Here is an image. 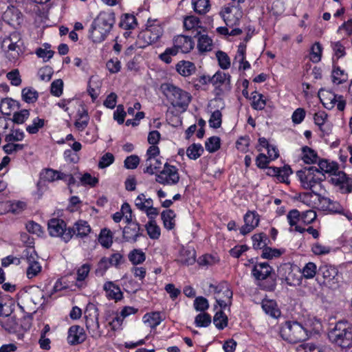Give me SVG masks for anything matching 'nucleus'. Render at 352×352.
<instances>
[{
    "label": "nucleus",
    "mask_w": 352,
    "mask_h": 352,
    "mask_svg": "<svg viewBox=\"0 0 352 352\" xmlns=\"http://www.w3.org/2000/svg\"><path fill=\"white\" fill-rule=\"evenodd\" d=\"M116 22L115 14L111 10L101 11L92 21L89 37L94 43H101L110 33Z\"/></svg>",
    "instance_id": "1"
},
{
    "label": "nucleus",
    "mask_w": 352,
    "mask_h": 352,
    "mask_svg": "<svg viewBox=\"0 0 352 352\" xmlns=\"http://www.w3.org/2000/svg\"><path fill=\"white\" fill-rule=\"evenodd\" d=\"M251 276L261 289L267 292L276 289L277 275L267 262H256L252 266Z\"/></svg>",
    "instance_id": "2"
},
{
    "label": "nucleus",
    "mask_w": 352,
    "mask_h": 352,
    "mask_svg": "<svg viewBox=\"0 0 352 352\" xmlns=\"http://www.w3.org/2000/svg\"><path fill=\"white\" fill-rule=\"evenodd\" d=\"M318 169L327 173H331L332 184L338 186L342 193H351L352 192V177L344 172L338 170V164L336 162H329L322 159L318 162Z\"/></svg>",
    "instance_id": "3"
},
{
    "label": "nucleus",
    "mask_w": 352,
    "mask_h": 352,
    "mask_svg": "<svg viewBox=\"0 0 352 352\" xmlns=\"http://www.w3.org/2000/svg\"><path fill=\"white\" fill-rule=\"evenodd\" d=\"M329 341L342 348L352 347V324L346 320H340L328 332Z\"/></svg>",
    "instance_id": "4"
},
{
    "label": "nucleus",
    "mask_w": 352,
    "mask_h": 352,
    "mask_svg": "<svg viewBox=\"0 0 352 352\" xmlns=\"http://www.w3.org/2000/svg\"><path fill=\"white\" fill-rule=\"evenodd\" d=\"M281 338L290 343L304 341L309 338V331L302 323L296 320H288L280 329Z\"/></svg>",
    "instance_id": "5"
},
{
    "label": "nucleus",
    "mask_w": 352,
    "mask_h": 352,
    "mask_svg": "<svg viewBox=\"0 0 352 352\" xmlns=\"http://www.w3.org/2000/svg\"><path fill=\"white\" fill-rule=\"evenodd\" d=\"M162 93L175 107L186 109L191 100V96L187 91L169 82L160 86Z\"/></svg>",
    "instance_id": "6"
},
{
    "label": "nucleus",
    "mask_w": 352,
    "mask_h": 352,
    "mask_svg": "<svg viewBox=\"0 0 352 352\" xmlns=\"http://www.w3.org/2000/svg\"><path fill=\"white\" fill-rule=\"evenodd\" d=\"M296 176L301 184V186L304 189L310 190L311 193L314 195H317L314 188L316 185L320 184L321 182L325 178L324 175L316 166L305 167L296 172Z\"/></svg>",
    "instance_id": "7"
},
{
    "label": "nucleus",
    "mask_w": 352,
    "mask_h": 352,
    "mask_svg": "<svg viewBox=\"0 0 352 352\" xmlns=\"http://www.w3.org/2000/svg\"><path fill=\"white\" fill-rule=\"evenodd\" d=\"M316 280L320 285L335 289L339 287L338 271L330 265H322L318 270Z\"/></svg>",
    "instance_id": "8"
},
{
    "label": "nucleus",
    "mask_w": 352,
    "mask_h": 352,
    "mask_svg": "<svg viewBox=\"0 0 352 352\" xmlns=\"http://www.w3.org/2000/svg\"><path fill=\"white\" fill-rule=\"evenodd\" d=\"M98 316V309L94 304H89L85 311V324L89 333L94 339H98L102 336Z\"/></svg>",
    "instance_id": "9"
},
{
    "label": "nucleus",
    "mask_w": 352,
    "mask_h": 352,
    "mask_svg": "<svg viewBox=\"0 0 352 352\" xmlns=\"http://www.w3.org/2000/svg\"><path fill=\"white\" fill-rule=\"evenodd\" d=\"M47 230L52 236L60 237L65 242H68L74 236V231L66 227V223L60 219L53 218L49 220Z\"/></svg>",
    "instance_id": "10"
},
{
    "label": "nucleus",
    "mask_w": 352,
    "mask_h": 352,
    "mask_svg": "<svg viewBox=\"0 0 352 352\" xmlns=\"http://www.w3.org/2000/svg\"><path fill=\"white\" fill-rule=\"evenodd\" d=\"M318 95L323 106L329 109H332L336 104L337 109L342 111L346 106V100L343 96L334 94L333 93L320 89Z\"/></svg>",
    "instance_id": "11"
},
{
    "label": "nucleus",
    "mask_w": 352,
    "mask_h": 352,
    "mask_svg": "<svg viewBox=\"0 0 352 352\" xmlns=\"http://www.w3.org/2000/svg\"><path fill=\"white\" fill-rule=\"evenodd\" d=\"M155 181L162 185L173 186L179 181V175L176 166L165 163L164 169L155 174Z\"/></svg>",
    "instance_id": "12"
},
{
    "label": "nucleus",
    "mask_w": 352,
    "mask_h": 352,
    "mask_svg": "<svg viewBox=\"0 0 352 352\" xmlns=\"http://www.w3.org/2000/svg\"><path fill=\"white\" fill-rule=\"evenodd\" d=\"M219 14L226 25L230 28L239 25L243 15L241 8L231 4L222 8Z\"/></svg>",
    "instance_id": "13"
},
{
    "label": "nucleus",
    "mask_w": 352,
    "mask_h": 352,
    "mask_svg": "<svg viewBox=\"0 0 352 352\" xmlns=\"http://www.w3.org/2000/svg\"><path fill=\"white\" fill-rule=\"evenodd\" d=\"M163 34V29L159 25H151L146 29L140 32L138 35V42L144 41V44L140 45V47H144L146 45H151L157 42Z\"/></svg>",
    "instance_id": "14"
},
{
    "label": "nucleus",
    "mask_w": 352,
    "mask_h": 352,
    "mask_svg": "<svg viewBox=\"0 0 352 352\" xmlns=\"http://www.w3.org/2000/svg\"><path fill=\"white\" fill-rule=\"evenodd\" d=\"M86 333L82 327L79 325L71 326L68 330L67 342L70 345H77L86 340Z\"/></svg>",
    "instance_id": "15"
},
{
    "label": "nucleus",
    "mask_w": 352,
    "mask_h": 352,
    "mask_svg": "<svg viewBox=\"0 0 352 352\" xmlns=\"http://www.w3.org/2000/svg\"><path fill=\"white\" fill-rule=\"evenodd\" d=\"M142 232L138 223H131L123 228V239L127 242L135 243L142 235Z\"/></svg>",
    "instance_id": "16"
},
{
    "label": "nucleus",
    "mask_w": 352,
    "mask_h": 352,
    "mask_svg": "<svg viewBox=\"0 0 352 352\" xmlns=\"http://www.w3.org/2000/svg\"><path fill=\"white\" fill-rule=\"evenodd\" d=\"M174 46L172 48H176L177 52L180 50L182 53H188L194 47V41L191 36L178 35L173 39Z\"/></svg>",
    "instance_id": "17"
},
{
    "label": "nucleus",
    "mask_w": 352,
    "mask_h": 352,
    "mask_svg": "<svg viewBox=\"0 0 352 352\" xmlns=\"http://www.w3.org/2000/svg\"><path fill=\"white\" fill-rule=\"evenodd\" d=\"M245 224L240 229V233L245 235L252 232L259 223L258 215L254 212L248 211L243 217Z\"/></svg>",
    "instance_id": "18"
},
{
    "label": "nucleus",
    "mask_w": 352,
    "mask_h": 352,
    "mask_svg": "<svg viewBox=\"0 0 352 352\" xmlns=\"http://www.w3.org/2000/svg\"><path fill=\"white\" fill-rule=\"evenodd\" d=\"M281 270L285 272V274H282V279L285 281L287 285L297 286L301 283L302 275L295 274L291 265H284L281 267Z\"/></svg>",
    "instance_id": "19"
},
{
    "label": "nucleus",
    "mask_w": 352,
    "mask_h": 352,
    "mask_svg": "<svg viewBox=\"0 0 352 352\" xmlns=\"http://www.w3.org/2000/svg\"><path fill=\"white\" fill-rule=\"evenodd\" d=\"M332 81L337 85L342 84L347 81L348 74L338 65L337 61L333 58V69L331 72Z\"/></svg>",
    "instance_id": "20"
},
{
    "label": "nucleus",
    "mask_w": 352,
    "mask_h": 352,
    "mask_svg": "<svg viewBox=\"0 0 352 352\" xmlns=\"http://www.w3.org/2000/svg\"><path fill=\"white\" fill-rule=\"evenodd\" d=\"M196 252L193 249L182 248L179 250L177 261L183 265H190L196 261Z\"/></svg>",
    "instance_id": "21"
},
{
    "label": "nucleus",
    "mask_w": 352,
    "mask_h": 352,
    "mask_svg": "<svg viewBox=\"0 0 352 352\" xmlns=\"http://www.w3.org/2000/svg\"><path fill=\"white\" fill-rule=\"evenodd\" d=\"M103 289L106 291L107 296L111 299H114L116 301H118L123 298V293L120 287L111 281L105 283Z\"/></svg>",
    "instance_id": "22"
},
{
    "label": "nucleus",
    "mask_w": 352,
    "mask_h": 352,
    "mask_svg": "<svg viewBox=\"0 0 352 352\" xmlns=\"http://www.w3.org/2000/svg\"><path fill=\"white\" fill-rule=\"evenodd\" d=\"M69 230L74 231V236L79 238L87 236L91 232V228L85 221L79 220L76 221L73 227H69Z\"/></svg>",
    "instance_id": "23"
},
{
    "label": "nucleus",
    "mask_w": 352,
    "mask_h": 352,
    "mask_svg": "<svg viewBox=\"0 0 352 352\" xmlns=\"http://www.w3.org/2000/svg\"><path fill=\"white\" fill-rule=\"evenodd\" d=\"M20 107V103L15 100L10 98L1 99L0 110L6 116H10L13 110L19 109Z\"/></svg>",
    "instance_id": "24"
},
{
    "label": "nucleus",
    "mask_w": 352,
    "mask_h": 352,
    "mask_svg": "<svg viewBox=\"0 0 352 352\" xmlns=\"http://www.w3.org/2000/svg\"><path fill=\"white\" fill-rule=\"evenodd\" d=\"M176 70L183 76H189L195 72L196 67L190 61L181 60L176 65Z\"/></svg>",
    "instance_id": "25"
},
{
    "label": "nucleus",
    "mask_w": 352,
    "mask_h": 352,
    "mask_svg": "<svg viewBox=\"0 0 352 352\" xmlns=\"http://www.w3.org/2000/svg\"><path fill=\"white\" fill-rule=\"evenodd\" d=\"M176 214L171 209L164 210L161 214V218L163 221L164 226L168 230H173L175 228V218Z\"/></svg>",
    "instance_id": "26"
},
{
    "label": "nucleus",
    "mask_w": 352,
    "mask_h": 352,
    "mask_svg": "<svg viewBox=\"0 0 352 352\" xmlns=\"http://www.w3.org/2000/svg\"><path fill=\"white\" fill-rule=\"evenodd\" d=\"M137 25V21L134 15L125 14L122 18L119 23V26L124 30H132Z\"/></svg>",
    "instance_id": "27"
},
{
    "label": "nucleus",
    "mask_w": 352,
    "mask_h": 352,
    "mask_svg": "<svg viewBox=\"0 0 352 352\" xmlns=\"http://www.w3.org/2000/svg\"><path fill=\"white\" fill-rule=\"evenodd\" d=\"M302 160L305 164H315L318 162V156L316 151L307 146L302 148Z\"/></svg>",
    "instance_id": "28"
},
{
    "label": "nucleus",
    "mask_w": 352,
    "mask_h": 352,
    "mask_svg": "<svg viewBox=\"0 0 352 352\" xmlns=\"http://www.w3.org/2000/svg\"><path fill=\"white\" fill-rule=\"evenodd\" d=\"M143 318L144 320V322L147 323L152 329L157 327L162 321L160 313L158 311L146 314L144 316Z\"/></svg>",
    "instance_id": "29"
},
{
    "label": "nucleus",
    "mask_w": 352,
    "mask_h": 352,
    "mask_svg": "<svg viewBox=\"0 0 352 352\" xmlns=\"http://www.w3.org/2000/svg\"><path fill=\"white\" fill-rule=\"evenodd\" d=\"M128 258L133 265H137L146 260V254L140 249H134L129 252Z\"/></svg>",
    "instance_id": "30"
},
{
    "label": "nucleus",
    "mask_w": 352,
    "mask_h": 352,
    "mask_svg": "<svg viewBox=\"0 0 352 352\" xmlns=\"http://www.w3.org/2000/svg\"><path fill=\"white\" fill-rule=\"evenodd\" d=\"M212 84L215 87H219L223 84H230V76L224 72L218 71L212 77Z\"/></svg>",
    "instance_id": "31"
},
{
    "label": "nucleus",
    "mask_w": 352,
    "mask_h": 352,
    "mask_svg": "<svg viewBox=\"0 0 352 352\" xmlns=\"http://www.w3.org/2000/svg\"><path fill=\"white\" fill-rule=\"evenodd\" d=\"M212 41L206 34L200 35L198 38L197 47L201 52H209L212 50Z\"/></svg>",
    "instance_id": "32"
},
{
    "label": "nucleus",
    "mask_w": 352,
    "mask_h": 352,
    "mask_svg": "<svg viewBox=\"0 0 352 352\" xmlns=\"http://www.w3.org/2000/svg\"><path fill=\"white\" fill-rule=\"evenodd\" d=\"M210 287L214 289L215 294L223 293L225 297H226L229 301V304H231V299L232 298V291L229 288L228 285L226 282L221 283L219 285L214 286L210 285Z\"/></svg>",
    "instance_id": "33"
},
{
    "label": "nucleus",
    "mask_w": 352,
    "mask_h": 352,
    "mask_svg": "<svg viewBox=\"0 0 352 352\" xmlns=\"http://www.w3.org/2000/svg\"><path fill=\"white\" fill-rule=\"evenodd\" d=\"M98 241L102 247L109 248L113 243L112 234L110 230L107 228L101 230Z\"/></svg>",
    "instance_id": "34"
},
{
    "label": "nucleus",
    "mask_w": 352,
    "mask_h": 352,
    "mask_svg": "<svg viewBox=\"0 0 352 352\" xmlns=\"http://www.w3.org/2000/svg\"><path fill=\"white\" fill-rule=\"evenodd\" d=\"M192 4L195 12L199 14H206L210 8L209 0H192Z\"/></svg>",
    "instance_id": "35"
},
{
    "label": "nucleus",
    "mask_w": 352,
    "mask_h": 352,
    "mask_svg": "<svg viewBox=\"0 0 352 352\" xmlns=\"http://www.w3.org/2000/svg\"><path fill=\"white\" fill-rule=\"evenodd\" d=\"M204 153V148L201 144H192L186 150V155L190 159L195 160Z\"/></svg>",
    "instance_id": "36"
},
{
    "label": "nucleus",
    "mask_w": 352,
    "mask_h": 352,
    "mask_svg": "<svg viewBox=\"0 0 352 352\" xmlns=\"http://www.w3.org/2000/svg\"><path fill=\"white\" fill-rule=\"evenodd\" d=\"M21 96L23 100L27 103L35 102L38 98V92L31 87H25L22 89Z\"/></svg>",
    "instance_id": "37"
},
{
    "label": "nucleus",
    "mask_w": 352,
    "mask_h": 352,
    "mask_svg": "<svg viewBox=\"0 0 352 352\" xmlns=\"http://www.w3.org/2000/svg\"><path fill=\"white\" fill-rule=\"evenodd\" d=\"M213 323L219 330L223 329L228 325V317L222 310L217 311L214 314Z\"/></svg>",
    "instance_id": "38"
},
{
    "label": "nucleus",
    "mask_w": 352,
    "mask_h": 352,
    "mask_svg": "<svg viewBox=\"0 0 352 352\" xmlns=\"http://www.w3.org/2000/svg\"><path fill=\"white\" fill-rule=\"evenodd\" d=\"M250 99L252 101V107L254 109L262 110L265 108L266 102L261 94H258L256 91L252 92Z\"/></svg>",
    "instance_id": "39"
},
{
    "label": "nucleus",
    "mask_w": 352,
    "mask_h": 352,
    "mask_svg": "<svg viewBox=\"0 0 352 352\" xmlns=\"http://www.w3.org/2000/svg\"><path fill=\"white\" fill-rule=\"evenodd\" d=\"M253 241V248L256 250L262 249L267 247L266 241L268 239L267 235L263 233L254 234L252 237Z\"/></svg>",
    "instance_id": "40"
},
{
    "label": "nucleus",
    "mask_w": 352,
    "mask_h": 352,
    "mask_svg": "<svg viewBox=\"0 0 352 352\" xmlns=\"http://www.w3.org/2000/svg\"><path fill=\"white\" fill-rule=\"evenodd\" d=\"M221 139L217 136L209 138L205 142L206 149L210 153H214L220 148Z\"/></svg>",
    "instance_id": "41"
},
{
    "label": "nucleus",
    "mask_w": 352,
    "mask_h": 352,
    "mask_svg": "<svg viewBox=\"0 0 352 352\" xmlns=\"http://www.w3.org/2000/svg\"><path fill=\"white\" fill-rule=\"evenodd\" d=\"M8 314H5V316L0 318V325L6 331L12 333L15 331L16 322L12 318H8Z\"/></svg>",
    "instance_id": "42"
},
{
    "label": "nucleus",
    "mask_w": 352,
    "mask_h": 352,
    "mask_svg": "<svg viewBox=\"0 0 352 352\" xmlns=\"http://www.w3.org/2000/svg\"><path fill=\"white\" fill-rule=\"evenodd\" d=\"M149 237L152 239H157L160 236V228L156 224L155 221H148L145 226Z\"/></svg>",
    "instance_id": "43"
},
{
    "label": "nucleus",
    "mask_w": 352,
    "mask_h": 352,
    "mask_svg": "<svg viewBox=\"0 0 352 352\" xmlns=\"http://www.w3.org/2000/svg\"><path fill=\"white\" fill-rule=\"evenodd\" d=\"M316 265L313 262L307 263L302 270V276L307 279L314 278L318 272Z\"/></svg>",
    "instance_id": "44"
},
{
    "label": "nucleus",
    "mask_w": 352,
    "mask_h": 352,
    "mask_svg": "<svg viewBox=\"0 0 352 352\" xmlns=\"http://www.w3.org/2000/svg\"><path fill=\"white\" fill-rule=\"evenodd\" d=\"M216 57L221 69H227L230 67V59L226 52L219 50L216 53Z\"/></svg>",
    "instance_id": "45"
},
{
    "label": "nucleus",
    "mask_w": 352,
    "mask_h": 352,
    "mask_svg": "<svg viewBox=\"0 0 352 352\" xmlns=\"http://www.w3.org/2000/svg\"><path fill=\"white\" fill-rule=\"evenodd\" d=\"M275 302L270 300H263L262 301V308L263 311L268 315L272 317H276L278 313V309L275 307Z\"/></svg>",
    "instance_id": "46"
},
{
    "label": "nucleus",
    "mask_w": 352,
    "mask_h": 352,
    "mask_svg": "<svg viewBox=\"0 0 352 352\" xmlns=\"http://www.w3.org/2000/svg\"><path fill=\"white\" fill-rule=\"evenodd\" d=\"M195 323L198 327H207L211 323V317L207 313L199 314L195 317Z\"/></svg>",
    "instance_id": "47"
},
{
    "label": "nucleus",
    "mask_w": 352,
    "mask_h": 352,
    "mask_svg": "<svg viewBox=\"0 0 352 352\" xmlns=\"http://www.w3.org/2000/svg\"><path fill=\"white\" fill-rule=\"evenodd\" d=\"M322 47L319 42H316L311 49L310 59L313 63H318L321 60Z\"/></svg>",
    "instance_id": "48"
},
{
    "label": "nucleus",
    "mask_w": 352,
    "mask_h": 352,
    "mask_svg": "<svg viewBox=\"0 0 352 352\" xmlns=\"http://www.w3.org/2000/svg\"><path fill=\"white\" fill-rule=\"evenodd\" d=\"M209 125L214 129H218L222 123V114L219 110H215L210 116Z\"/></svg>",
    "instance_id": "49"
},
{
    "label": "nucleus",
    "mask_w": 352,
    "mask_h": 352,
    "mask_svg": "<svg viewBox=\"0 0 352 352\" xmlns=\"http://www.w3.org/2000/svg\"><path fill=\"white\" fill-rule=\"evenodd\" d=\"M45 124V120L44 119H41L39 118H36L33 120L32 124L30 125H28L26 127V131L30 134H36L40 129L43 128Z\"/></svg>",
    "instance_id": "50"
},
{
    "label": "nucleus",
    "mask_w": 352,
    "mask_h": 352,
    "mask_svg": "<svg viewBox=\"0 0 352 352\" xmlns=\"http://www.w3.org/2000/svg\"><path fill=\"white\" fill-rule=\"evenodd\" d=\"M281 254L282 252L280 250L267 246L262 250L261 258L272 259L274 258L279 257Z\"/></svg>",
    "instance_id": "51"
},
{
    "label": "nucleus",
    "mask_w": 352,
    "mask_h": 352,
    "mask_svg": "<svg viewBox=\"0 0 352 352\" xmlns=\"http://www.w3.org/2000/svg\"><path fill=\"white\" fill-rule=\"evenodd\" d=\"M44 49L39 47L36 50V54L39 58H43L45 61L49 60L54 55V52L50 50H47L50 47V45L48 43H45L44 45Z\"/></svg>",
    "instance_id": "52"
},
{
    "label": "nucleus",
    "mask_w": 352,
    "mask_h": 352,
    "mask_svg": "<svg viewBox=\"0 0 352 352\" xmlns=\"http://www.w3.org/2000/svg\"><path fill=\"white\" fill-rule=\"evenodd\" d=\"M199 19L195 16H188L184 18V27L186 30H190L199 28Z\"/></svg>",
    "instance_id": "53"
},
{
    "label": "nucleus",
    "mask_w": 352,
    "mask_h": 352,
    "mask_svg": "<svg viewBox=\"0 0 352 352\" xmlns=\"http://www.w3.org/2000/svg\"><path fill=\"white\" fill-rule=\"evenodd\" d=\"M90 267L91 266L89 264L85 263L78 269L76 278L77 283H82L89 273Z\"/></svg>",
    "instance_id": "54"
},
{
    "label": "nucleus",
    "mask_w": 352,
    "mask_h": 352,
    "mask_svg": "<svg viewBox=\"0 0 352 352\" xmlns=\"http://www.w3.org/2000/svg\"><path fill=\"white\" fill-rule=\"evenodd\" d=\"M8 207L9 212L12 214H19L25 208L26 204L21 201H10Z\"/></svg>",
    "instance_id": "55"
},
{
    "label": "nucleus",
    "mask_w": 352,
    "mask_h": 352,
    "mask_svg": "<svg viewBox=\"0 0 352 352\" xmlns=\"http://www.w3.org/2000/svg\"><path fill=\"white\" fill-rule=\"evenodd\" d=\"M30 111L28 109H23L20 111L15 112L12 119L14 123L21 124L25 122V121L29 118Z\"/></svg>",
    "instance_id": "56"
},
{
    "label": "nucleus",
    "mask_w": 352,
    "mask_h": 352,
    "mask_svg": "<svg viewBox=\"0 0 352 352\" xmlns=\"http://www.w3.org/2000/svg\"><path fill=\"white\" fill-rule=\"evenodd\" d=\"M331 47H332L334 56L336 57V61L345 56L346 52H345V47L344 46L340 43V41L337 42H331Z\"/></svg>",
    "instance_id": "57"
},
{
    "label": "nucleus",
    "mask_w": 352,
    "mask_h": 352,
    "mask_svg": "<svg viewBox=\"0 0 352 352\" xmlns=\"http://www.w3.org/2000/svg\"><path fill=\"white\" fill-rule=\"evenodd\" d=\"M194 307L197 311H204L209 307L208 300L203 297H197L194 300Z\"/></svg>",
    "instance_id": "58"
},
{
    "label": "nucleus",
    "mask_w": 352,
    "mask_h": 352,
    "mask_svg": "<svg viewBox=\"0 0 352 352\" xmlns=\"http://www.w3.org/2000/svg\"><path fill=\"white\" fill-rule=\"evenodd\" d=\"M22 257L25 258L28 264L38 262V254L34 248H26L23 252Z\"/></svg>",
    "instance_id": "59"
},
{
    "label": "nucleus",
    "mask_w": 352,
    "mask_h": 352,
    "mask_svg": "<svg viewBox=\"0 0 352 352\" xmlns=\"http://www.w3.org/2000/svg\"><path fill=\"white\" fill-rule=\"evenodd\" d=\"M292 173V170L289 165H285L280 168V173L278 174L277 179L283 183L289 184L288 177Z\"/></svg>",
    "instance_id": "60"
},
{
    "label": "nucleus",
    "mask_w": 352,
    "mask_h": 352,
    "mask_svg": "<svg viewBox=\"0 0 352 352\" xmlns=\"http://www.w3.org/2000/svg\"><path fill=\"white\" fill-rule=\"evenodd\" d=\"M140 159L136 155H131L128 156L124 160V167L127 169H135L140 164Z\"/></svg>",
    "instance_id": "61"
},
{
    "label": "nucleus",
    "mask_w": 352,
    "mask_h": 352,
    "mask_svg": "<svg viewBox=\"0 0 352 352\" xmlns=\"http://www.w3.org/2000/svg\"><path fill=\"white\" fill-rule=\"evenodd\" d=\"M115 157L111 153H106L101 157L98 162L100 168H104L113 163Z\"/></svg>",
    "instance_id": "62"
},
{
    "label": "nucleus",
    "mask_w": 352,
    "mask_h": 352,
    "mask_svg": "<svg viewBox=\"0 0 352 352\" xmlns=\"http://www.w3.org/2000/svg\"><path fill=\"white\" fill-rule=\"evenodd\" d=\"M63 82L61 79H57L51 84L50 92L56 97H59L63 94Z\"/></svg>",
    "instance_id": "63"
},
{
    "label": "nucleus",
    "mask_w": 352,
    "mask_h": 352,
    "mask_svg": "<svg viewBox=\"0 0 352 352\" xmlns=\"http://www.w3.org/2000/svg\"><path fill=\"white\" fill-rule=\"evenodd\" d=\"M106 67L111 74H116L120 71L121 63L116 58H111L106 63Z\"/></svg>",
    "instance_id": "64"
}]
</instances>
